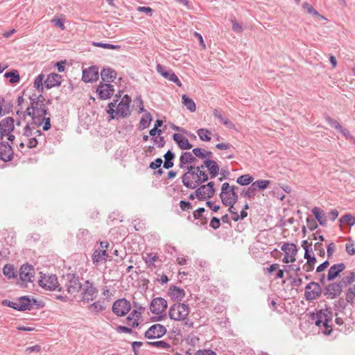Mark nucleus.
<instances>
[{
    "instance_id": "obj_8",
    "label": "nucleus",
    "mask_w": 355,
    "mask_h": 355,
    "mask_svg": "<svg viewBox=\"0 0 355 355\" xmlns=\"http://www.w3.org/2000/svg\"><path fill=\"white\" fill-rule=\"evenodd\" d=\"M81 289L82 300L84 302L92 301L97 296V288L94 286V284L89 280L85 282Z\"/></svg>"
},
{
    "instance_id": "obj_48",
    "label": "nucleus",
    "mask_w": 355,
    "mask_h": 355,
    "mask_svg": "<svg viewBox=\"0 0 355 355\" xmlns=\"http://www.w3.org/2000/svg\"><path fill=\"white\" fill-rule=\"evenodd\" d=\"M340 282L343 284V286H348L352 285L353 282H355V272H350L348 276L343 277Z\"/></svg>"
},
{
    "instance_id": "obj_36",
    "label": "nucleus",
    "mask_w": 355,
    "mask_h": 355,
    "mask_svg": "<svg viewBox=\"0 0 355 355\" xmlns=\"http://www.w3.org/2000/svg\"><path fill=\"white\" fill-rule=\"evenodd\" d=\"M234 189H238V187L236 186L231 187L227 182L223 183L221 187V192L219 194L220 200H222V198H225V197L228 196L232 191H234Z\"/></svg>"
},
{
    "instance_id": "obj_20",
    "label": "nucleus",
    "mask_w": 355,
    "mask_h": 355,
    "mask_svg": "<svg viewBox=\"0 0 355 355\" xmlns=\"http://www.w3.org/2000/svg\"><path fill=\"white\" fill-rule=\"evenodd\" d=\"M62 76L56 73H51L47 76L44 80V87L46 89H51L54 87H58L61 84Z\"/></svg>"
},
{
    "instance_id": "obj_47",
    "label": "nucleus",
    "mask_w": 355,
    "mask_h": 355,
    "mask_svg": "<svg viewBox=\"0 0 355 355\" xmlns=\"http://www.w3.org/2000/svg\"><path fill=\"white\" fill-rule=\"evenodd\" d=\"M196 190L195 191V196L198 198V200H203L205 199H207V192L205 191V186H202L200 184L199 187L196 188Z\"/></svg>"
},
{
    "instance_id": "obj_35",
    "label": "nucleus",
    "mask_w": 355,
    "mask_h": 355,
    "mask_svg": "<svg viewBox=\"0 0 355 355\" xmlns=\"http://www.w3.org/2000/svg\"><path fill=\"white\" fill-rule=\"evenodd\" d=\"M204 168H206L205 166H204V163L200 166H195L190 164L189 166L187 167V171L183 174V175L182 176V179H184L185 180H187L189 175H190L191 174H193V173L203 171Z\"/></svg>"
},
{
    "instance_id": "obj_16",
    "label": "nucleus",
    "mask_w": 355,
    "mask_h": 355,
    "mask_svg": "<svg viewBox=\"0 0 355 355\" xmlns=\"http://www.w3.org/2000/svg\"><path fill=\"white\" fill-rule=\"evenodd\" d=\"M98 68L96 66H91L83 70L82 80L85 83H93L98 79Z\"/></svg>"
},
{
    "instance_id": "obj_52",
    "label": "nucleus",
    "mask_w": 355,
    "mask_h": 355,
    "mask_svg": "<svg viewBox=\"0 0 355 355\" xmlns=\"http://www.w3.org/2000/svg\"><path fill=\"white\" fill-rule=\"evenodd\" d=\"M257 192V191L256 190L254 186L252 184H251V185L248 189V190L246 191H243L241 194L245 198H250L252 196H254L256 195Z\"/></svg>"
},
{
    "instance_id": "obj_37",
    "label": "nucleus",
    "mask_w": 355,
    "mask_h": 355,
    "mask_svg": "<svg viewBox=\"0 0 355 355\" xmlns=\"http://www.w3.org/2000/svg\"><path fill=\"white\" fill-rule=\"evenodd\" d=\"M281 250L282 251H284V253L286 254L287 255H288V251L291 250V257H293V256H296L297 251H298V248H297V245L293 243H284L282 245Z\"/></svg>"
},
{
    "instance_id": "obj_2",
    "label": "nucleus",
    "mask_w": 355,
    "mask_h": 355,
    "mask_svg": "<svg viewBox=\"0 0 355 355\" xmlns=\"http://www.w3.org/2000/svg\"><path fill=\"white\" fill-rule=\"evenodd\" d=\"M208 174L205 171L193 173L188 176L187 180L182 179L183 185L191 189H195L200 184L209 180Z\"/></svg>"
},
{
    "instance_id": "obj_11",
    "label": "nucleus",
    "mask_w": 355,
    "mask_h": 355,
    "mask_svg": "<svg viewBox=\"0 0 355 355\" xmlns=\"http://www.w3.org/2000/svg\"><path fill=\"white\" fill-rule=\"evenodd\" d=\"M114 86L110 83L101 82L97 87L96 93L101 100H107L114 94Z\"/></svg>"
},
{
    "instance_id": "obj_61",
    "label": "nucleus",
    "mask_w": 355,
    "mask_h": 355,
    "mask_svg": "<svg viewBox=\"0 0 355 355\" xmlns=\"http://www.w3.org/2000/svg\"><path fill=\"white\" fill-rule=\"evenodd\" d=\"M205 211V209L204 207H199L196 210L193 212V218L194 220H199L202 218L203 214Z\"/></svg>"
},
{
    "instance_id": "obj_18",
    "label": "nucleus",
    "mask_w": 355,
    "mask_h": 355,
    "mask_svg": "<svg viewBox=\"0 0 355 355\" xmlns=\"http://www.w3.org/2000/svg\"><path fill=\"white\" fill-rule=\"evenodd\" d=\"M14 152L11 146L7 141L0 143V159L3 162L11 161Z\"/></svg>"
},
{
    "instance_id": "obj_27",
    "label": "nucleus",
    "mask_w": 355,
    "mask_h": 355,
    "mask_svg": "<svg viewBox=\"0 0 355 355\" xmlns=\"http://www.w3.org/2000/svg\"><path fill=\"white\" fill-rule=\"evenodd\" d=\"M130 114V106L119 102L116 108V115L120 118H127Z\"/></svg>"
},
{
    "instance_id": "obj_41",
    "label": "nucleus",
    "mask_w": 355,
    "mask_h": 355,
    "mask_svg": "<svg viewBox=\"0 0 355 355\" xmlns=\"http://www.w3.org/2000/svg\"><path fill=\"white\" fill-rule=\"evenodd\" d=\"M197 134L200 140L203 141H210L211 132L207 128H200L197 130Z\"/></svg>"
},
{
    "instance_id": "obj_44",
    "label": "nucleus",
    "mask_w": 355,
    "mask_h": 355,
    "mask_svg": "<svg viewBox=\"0 0 355 355\" xmlns=\"http://www.w3.org/2000/svg\"><path fill=\"white\" fill-rule=\"evenodd\" d=\"M252 184L254 186L257 191H263L268 187L270 184V181L268 180H258L253 182Z\"/></svg>"
},
{
    "instance_id": "obj_33",
    "label": "nucleus",
    "mask_w": 355,
    "mask_h": 355,
    "mask_svg": "<svg viewBox=\"0 0 355 355\" xmlns=\"http://www.w3.org/2000/svg\"><path fill=\"white\" fill-rule=\"evenodd\" d=\"M152 120L153 118L150 113L148 112H146L144 115L140 119L139 124V130H143L149 127Z\"/></svg>"
},
{
    "instance_id": "obj_15",
    "label": "nucleus",
    "mask_w": 355,
    "mask_h": 355,
    "mask_svg": "<svg viewBox=\"0 0 355 355\" xmlns=\"http://www.w3.org/2000/svg\"><path fill=\"white\" fill-rule=\"evenodd\" d=\"M35 276V268L28 263L23 264L19 270V278L22 282H33Z\"/></svg>"
},
{
    "instance_id": "obj_34",
    "label": "nucleus",
    "mask_w": 355,
    "mask_h": 355,
    "mask_svg": "<svg viewBox=\"0 0 355 355\" xmlns=\"http://www.w3.org/2000/svg\"><path fill=\"white\" fill-rule=\"evenodd\" d=\"M182 104L189 110L191 112H193L196 110V105L193 100L189 98L187 94L182 96Z\"/></svg>"
},
{
    "instance_id": "obj_13",
    "label": "nucleus",
    "mask_w": 355,
    "mask_h": 355,
    "mask_svg": "<svg viewBox=\"0 0 355 355\" xmlns=\"http://www.w3.org/2000/svg\"><path fill=\"white\" fill-rule=\"evenodd\" d=\"M168 306L167 301L161 297L154 298L150 304V311L155 315L164 313Z\"/></svg>"
},
{
    "instance_id": "obj_46",
    "label": "nucleus",
    "mask_w": 355,
    "mask_h": 355,
    "mask_svg": "<svg viewBox=\"0 0 355 355\" xmlns=\"http://www.w3.org/2000/svg\"><path fill=\"white\" fill-rule=\"evenodd\" d=\"M339 221L341 224L352 227L355 224V217L350 214H346L339 219Z\"/></svg>"
},
{
    "instance_id": "obj_63",
    "label": "nucleus",
    "mask_w": 355,
    "mask_h": 355,
    "mask_svg": "<svg viewBox=\"0 0 355 355\" xmlns=\"http://www.w3.org/2000/svg\"><path fill=\"white\" fill-rule=\"evenodd\" d=\"M315 250L318 252V254L320 257H324L325 251L322 247V243L321 242H317L314 245Z\"/></svg>"
},
{
    "instance_id": "obj_17",
    "label": "nucleus",
    "mask_w": 355,
    "mask_h": 355,
    "mask_svg": "<svg viewBox=\"0 0 355 355\" xmlns=\"http://www.w3.org/2000/svg\"><path fill=\"white\" fill-rule=\"evenodd\" d=\"M14 119L6 117L0 121V139H3L6 135H8L14 130Z\"/></svg>"
},
{
    "instance_id": "obj_64",
    "label": "nucleus",
    "mask_w": 355,
    "mask_h": 355,
    "mask_svg": "<svg viewBox=\"0 0 355 355\" xmlns=\"http://www.w3.org/2000/svg\"><path fill=\"white\" fill-rule=\"evenodd\" d=\"M195 355H216V353L211 349H199Z\"/></svg>"
},
{
    "instance_id": "obj_62",
    "label": "nucleus",
    "mask_w": 355,
    "mask_h": 355,
    "mask_svg": "<svg viewBox=\"0 0 355 355\" xmlns=\"http://www.w3.org/2000/svg\"><path fill=\"white\" fill-rule=\"evenodd\" d=\"M193 154L195 155L196 158H200L202 159H205V150L200 148H195L192 150Z\"/></svg>"
},
{
    "instance_id": "obj_31",
    "label": "nucleus",
    "mask_w": 355,
    "mask_h": 355,
    "mask_svg": "<svg viewBox=\"0 0 355 355\" xmlns=\"http://www.w3.org/2000/svg\"><path fill=\"white\" fill-rule=\"evenodd\" d=\"M175 153L172 152L171 150H168L164 155V162L163 164V167L166 169H169L172 168L174 165L173 159L175 158Z\"/></svg>"
},
{
    "instance_id": "obj_21",
    "label": "nucleus",
    "mask_w": 355,
    "mask_h": 355,
    "mask_svg": "<svg viewBox=\"0 0 355 355\" xmlns=\"http://www.w3.org/2000/svg\"><path fill=\"white\" fill-rule=\"evenodd\" d=\"M203 163L209 173L211 179L216 178L218 175L220 168L216 161L211 159H206L203 161Z\"/></svg>"
},
{
    "instance_id": "obj_57",
    "label": "nucleus",
    "mask_w": 355,
    "mask_h": 355,
    "mask_svg": "<svg viewBox=\"0 0 355 355\" xmlns=\"http://www.w3.org/2000/svg\"><path fill=\"white\" fill-rule=\"evenodd\" d=\"M141 317V313L138 310L134 309L130 315L126 318V320L128 322H132V319H137L139 320Z\"/></svg>"
},
{
    "instance_id": "obj_50",
    "label": "nucleus",
    "mask_w": 355,
    "mask_h": 355,
    "mask_svg": "<svg viewBox=\"0 0 355 355\" xmlns=\"http://www.w3.org/2000/svg\"><path fill=\"white\" fill-rule=\"evenodd\" d=\"M214 185V182H209L207 184H202V186H205V189L207 188V197L208 199L211 198L215 194L216 189Z\"/></svg>"
},
{
    "instance_id": "obj_4",
    "label": "nucleus",
    "mask_w": 355,
    "mask_h": 355,
    "mask_svg": "<svg viewBox=\"0 0 355 355\" xmlns=\"http://www.w3.org/2000/svg\"><path fill=\"white\" fill-rule=\"evenodd\" d=\"M189 313L188 305L184 303H175L168 310V316L171 320L184 321Z\"/></svg>"
},
{
    "instance_id": "obj_51",
    "label": "nucleus",
    "mask_w": 355,
    "mask_h": 355,
    "mask_svg": "<svg viewBox=\"0 0 355 355\" xmlns=\"http://www.w3.org/2000/svg\"><path fill=\"white\" fill-rule=\"evenodd\" d=\"M94 46L97 47H101L107 49H119L121 46L119 45H114L109 43L103 42H94Z\"/></svg>"
},
{
    "instance_id": "obj_38",
    "label": "nucleus",
    "mask_w": 355,
    "mask_h": 355,
    "mask_svg": "<svg viewBox=\"0 0 355 355\" xmlns=\"http://www.w3.org/2000/svg\"><path fill=\"white\" fill-rule=\"evenodd\" d=\"M345 301L352 305L355 304V284L351 285L346 291Z\"/></svg>"
},
{
    "instance_id": "obj_54",
    "label": "nucleus",
    "mask_w": 355,
    "mask_h": 355,
    "mask_svg": "<svg viewBox=\"0 0 355 355\" xmlns=\"http://www.w3.org/2000/svg\"><path fill=\"white\" fill-rule=\"evenodd\" d=\"M325 120L330 126L334 128L335 129L338 130L339 128H341L340 123L329 116H326Z\"/></svg>"
},
{
    "instance_id": "obj_29",
    "label": "nucleus",
    "mask_w": 355,
    "mask_h": 355,
    "mask_svg": "<svg viewBox=\"0 0 355 355\" xmlns=\"http://www.w3.org/2000/svg\"><path fill=\"white\" fill-rule=\"evenodd\" d=\"M31 108L35 112L37 113V115H41V116L49 114L44 102H31Z\"/></svg>"
},
{
    "instance_id": "obj_28",
    "label": "nucleus",
    "mask_w": 355,
    "mask_h": 355,
    "mask_svg": "<svg viewBox=\"0 0 355 355\" xmlns=\"http://www.w3.org/2000/svg\"><path fill=\"white\" fill-rule=\"evenodd\" d=\"M311 211L320 225L324 226L327 223V216L324 211L318 207H314Z\"/></svg>"
},
{
    "instance_id": "obj_26",
    "label": "nucleus",
    "mask_w": 355,
    "mask_h": 355,
    "mask_svg": "<svg viewBox=\"0 0 355 355\" xmlns=\"http://www.w3.org/2000/svg\"><path fill=\"white\" fill-rule=\"evenodd\" d=\"M168 293L171 298L175 300L181 301L185 297V291L184 289L175 285L170 286Z\"/></svg>"
},
{
    "instance_id": "obj_9",
    "label": "nucleus",
    "mask_w": 355,
    "mask_h": 355,
    "mask_svg": "<svg viewBox=\"0 0 355 355\" xmlns=\"http://www.w3.org/2000/svg\"><path fill=\"white\" fill-rule=\"evenodd\" d=\"M130 302L125 298H121L113 303L112 310L117 316H124L130 311Z\"/></svg>"
},
{
    "instance_id": "obj_45",
    "label": "nucleus",
    "mask_w": 355,
    "mask_h": 355,
    "mask_svg": "<svg viewBox=\"0 0 355 355\" xmlns=\"http://www.w3.org/2000/svg\"><path fill=\"white\" fill-rule=\"evenodd\" d=\"M44 75L40 73L34 80V87L41 93L44 92V83L43 84Z\"/></svg>"
},
{
    "instance_id": "obj_43",
    "label": "nucleus",
    "mask_w": 355,
    "mask_h": 355,
    "mask_svg": "<svg viewBox=\"0 0 355 355\" xmlns=\"http://www.w3.org/2000/svg\"><path fill=\"white\" fill-rule=\"evenodd\" d=\"M4 76L6 78H10L9 81L12 84L19 83L20 80L19 74L18 71L15 69L6 72Z\"/></svg>"
},
{
    "instance_id": "obj_30",
    "label": "nucleus",
    "mask_w": 355,
    "mask_h": 355,
    "mask_svg": "<svg viewBox=\"0 0 355 355\" xmlns=\"http://www.w3.org/2000/svg\"><path fill=\"white\" fill-rule=\"evenodd\" d=\"M238 199L239 196L234 189V191H232L228 196L225 198H222V203L225 206L234 207V205L238 201Z\"/></svg>"
},
{
    "instance_id": "obj_3",
    "label": "nucleus",
    "mask_w": 355,
    "mask_h": 355,
    "mask_svg": "<svg viewBox=\"0 0 355 355\" xmlns=\"http://www.w3.org/2000/svg\"><path fill=\"white\" fill-rule=\"evenodd\" d=\"M61 282L64 284L67 291L70 294L78 293L83 287V284L80 282L79 277L74 273H67L63 275Z\"/></svg>"
},
{
    "instance_id": "obj_39",
    "label": "nucleus",
    "mask_w": 355,
    "mask_h": 355,
    "mask_svg": "<svg viewBox=\"0 0 355 355\" xmlns=\"http://www.w3.org/2000/svg\"><path fill=\"white\" fill-rule=\"evenodd\" d=\"M213 115L215 118L218 119L221 123L227 125L228 127H232L233 125L232 123L229 120V119L223 116L222 112L218 109L214 110Z\"/></svg>"
},
{
    "instance_id": "obj_10",
    "label": "nucleus",
    "mask_w": 355,
    "mask_h": 355,
    "mask_svg": "<svg viewBox=\"0 0 355 355\" xmlns=\"http://www.w3.org/2000/svg\"><path fill=\"white\" fill-rule=\"evenodd\" d=\"M156 69L158 73H159L164 78L174 83L178 87H182V83L178 78V77L175 75V73L171 69H166V67L157 64L156 67Z\"/></svg>"
},
{
    "instance_id": "obj_56",
    "label": "nucleus",
    "mask_w": 355,
    "mask_h": 355,
    "mask_svg": "<svg viewBox=\"0 0 355 355\" xmlns=\"http://www.w3.org/2000/svg\"><path fill=\"white\" fill-rule=\"evenodd\" d=\"M179 205L181 210L183 211H189L193 208V206L190 202L184 200H180Z\"/></svg>"
},
{
    "instance_id": "obj_60",
    "label": "nucleus",
    "mask_w": 355,
    "mask_h": 355,
    "mask_svg": "<svg viewBox=\"0 0 355 355\" xmlns=\"http://www.w3.org/2000/svg\"><path fill=\"white\" fill-rule=\"evenodd\" d=\"M89 308H92L93 309V310L96 313H99L100 311H103L105 309V306L101 304H100L99 302H95L94 303H92L90 306H89Z\"/></svg>"
},
{
    "instance_id": "obj_7",
    "label": "nucleus",
    "mask_w": 355,
    "mask_h": 355,
    "mask_svg": "<svg viewBox=\"0 0 355 355\" xmlns=\"http://www.w3.org/2000/svg\"><path fill=\"white\" fill-rule=\"evenodd\" d=\"M343 286L340 281L330 283L324 286L323 288V295L327 299H336L342 293Z\"/></svg>"
},
{
    "instance_id": "obj_42",
    "label": "nucleus",
    "mask_w": 355,
    "mask_h": 355,
    "mask_svg": "<svg viewBox=\"0 0 355 355\" xmlns=\"http://www.w3.org/2000/svg\"><path fill=\"white\" fill-rule=\"evenodd\" d=\"M253 180L254 178L252 175L249 174H245L239 176L236 180V182L241 186H246L250 183L252 184Z\"/></svg>"
},
{
    "instance_id": "obj_59",
    "label": "nucleus",
    "mask_w": 355,
    "mask_h": 355,
    "mask_svg": "<svg viewBox=\"0 0 355 355\" xmlns=\"http://www.w3.org/2000/svg\"><path fill=\"white\" fill-rule=\"evenodd\" d=\"M284 268L287 272L293 271L295 272L297 275H300L298 272L300 271V267L297 265H286L284 266Z\"/></svg>"
},
{
    "instance_id": "obj_5",
    "label": "nucleus",
    "mask_w": 355,
    "mask_h": 355,
    "mask_svg": "<svg viewBox=\"0 0 355 355\" xmlns=\"http://www.w3.org/2000/svg\"><path fill=\"white\" fill-rule=\"evenodd\" d=\"M18 302H14L8 300H3L2 305L12 308L17 311H24L32 309L31 300L29 296H22L18 298Z\"/></svg>"
},
{
    "instance_id": "obj_1",
    "label": "nucleus",
    "mask_w": 355,
    "mask_h": 355,
    "mask_svg": "<svg viewBox=\"0 0 355 355\" xmlns=\"http://www.w3.org/2000/svg\"><path fill=\"white\" fill-rule=\"evenodd\" d=\"M311 319L315 320V324L317 327H323L324 330L323 333L325 335H330L333 331L332 326L329 324V322L332 321L333 312L330 308H326L324 309H320L316 312V313H312Z\"/></svg>"
},
{
    "instance_id": "obj_23",
    "label": "nucleus",
    "mask_w": 355,
    "mask_h": 355,
    "mask_svg": "<svg viewBox=\"0 0 355 355\" xmlns=\"http://www.w3.org/2000/svg\"><path fill=\"white\" fill-rule=\"evenodd\" d=\"M192 153L191 152L182 153L180 157V168L187 169V167L189 166L188 165L189 164H192L197 161L195 155L193 156Z\"/></svg>"
},
{
    "instance_id": "obj_19",
    "label": "nucleus",
    "mask_w": 355,
    "mask_h": 355,
    "mask_svg": "<svg viewBox=\"0 0 355 355\" xmlns=\"http://www.w3.org/2000/svg\"><path fill=\"white\" fill-rule=\"evenodd\" d=\"M346 266L344 263H339L332 265L329 270L327 275V280L328 282H332L337 278L340 274L345 269Z\"/></svg>"
},
{
    "instance_id": "obj_53",
    "label": "nucleus",
    "mask_w": 355,
    "mask_h": 355,
    "mask_svg": "<svg viewBox=\"0 0 355 355\" xmlns=\"http://www.w3.org/2000/svg\"><path fill=\"white\" fill-rule=\"evenodd\" d=\"M158 259V257L157 255H153L151 253H148L146 254L144 260L146 264L148 266H154V263L157 261Z\"/></svg>"
},
{
    "instance_id": "obj_32",
    "label": "nucleus",
    "mask_w": 355,
    "mask_h": 355,
    "mask_svg": "<svg viewBox=\"0 0 355 355\" xmlns=\"http://www.w3.org/2000/svg\"><path fill=\"white\" fill-rule=\"evenodd\" d=\"M3 273L8 279H14L17 276V272L12 264H6L3 268Z\"/></svg>"
},
{
    "instance_id": "obj_49",
    "label": "nucleus",
    "mask_w": 355,
    "mask_h": 355,
    "mask_svg": "<svg viewBox=\"0 0 355 355\" xmlns=\"http://www.w3.org/2000/svg\"><path fill=\"white\" fill-rule=\"evenodd\" d=\"M146 345H150V346H153L155 347H157V348H164V349L171 348V345L164 340L147 342Z\"/></svg>"
},
{
    "instance_id": "obj_24",
    "label": "nucleus",
    "mask_w": 355,
    "mask_h": 355,
    "mask_svg": "<svg viewBox=\"0 0 355 355\" xmlns=\"http://www.w3.org/2000/svg\"><path fill=\"white\" fill-rule=\"evenodd\" d=\"M116 71L114 69L109 67H103L101 72V82H112L116 78Z\"/></svg>"
},
{
    "instance_id": "obj_55",
    "label": "nucleus",
    "mask_w": 355,
    "mask_h": 355,
    "mask_svg": "<svg viewBox=\"0 0 355 355\" xmlns=\"http://www.w3.org/2000/svg\"><path fill=\"white\" fill-rule=\"evenodd\" d=\"M306 223L308 227L311 231H313L318 227V224L315 221V219L313 218L311 216L307 217Z\"/></svg>"
},
{
    "instance_id": "obj_14",
    "label": "nucleus",
    "mask_w": 355,
    "mask_h": 355,
    "mask_svg": "<svg viewBox=\"0 0 355 355\" xmlns=\"http://www.w3.org/2000/svg\"><path fill=\"white\" fill-rule=\"evenodd\" d=\"M38 284L40 286L49 291H54L59 286L57 277L53 275L48 277L45 275L41 277V279L38 281Z\"/></svg>"
},
{
    "instance_id": "obj_12",
    "label": "nucleus",
    "mask_w": 355,
    "mask_h": 355,
    "mask_svg": "<svg viewBox=\"0 0 355 355\" xmlns=\"http://www.w3.org/2000/svg\"><path fill=\"white\" fill-rule=\"evenodd\" d=\"M166 327L160 324H155L145 332L144 336L148 339L159 338L166 334Z\"/></svg>"
},
{
    "instance_id": "obj_25",
    "label": "nucleus",
    "mask_w": 355,
    "mask_h": 355,
    "mask_svg": "<svg viewBox=\"0 0 355 355\" xmlns=\"http://www.w3.org/2000/svg\"><path fill=\"white\" fill-rule=\"evenodd\" d=\"M107 258L110 257L105 250H101L100 248L96 249L92 254V259L93 263L96 266L103 261H105Z\"/></svg>"
},
{
    "instance_id": "obj_40",
    "label": "nucleus",
    "mask_w": 355,
    "mask_h": 355,
    "mask_svg": "<svg viewBox=\"0 0 355 355\" xmlns=\"http://www.w3.org/2000/svg\"><path fill=\"white\" fill-rule=\"evenodd\" d=\"M77 239L83 243L87 242L92 239V234L86 229H80L77 234Z\"/></svg>"
},
{
    "instance_id": "obj_6",
    "label": "nucleus",
    "mask_w": 355,
    "mask_h": 355,
    "mask_svg": "<svg viewBox=\"0 0 355 355\" xmlns=\"http://www.w3.org/2000/svg\"><path fill=\"white\" fill-rule=\"evenodd\" d=\"M323 293L320 284L315 282H311L305 286L304 297L306 300L311 302L318 299Z\"/></svg>"
},
{
    "instance_id": "obj_22",
    "label": "nucleus",
    "mask_w": 355,
    "mask_h": 355,
    "mask_svg": "<svg viewBox=\"0 0 355 355\" xmlns=\"http://www.w3.org/2000/svg\"><path fill=\"white\" fill-rule=\"evenodd\" d=\"M173 139L175 142L177 144L178 147L182 150H190L192 148L193 146L189 141L188 139L185 137H183L182 135L178 133H175L173 135Z\"/></svg>"
},
{
    "instance_id": "obj_58",
    "label": "nucleus",
    "mask_w": 355,
    "mask_h": 355,
    "mask_svg": "<svg viewBox=\"0 0 355 355\" xmlns=\"http://www.w3.org/2000/svg\"><path fill=\"white\" fill-rule=\"evenodd\" d=\"M162 163H163L162 159L160 157H158L150 163L149 168L153 170H156L161 166Z\"/></svg>"
}]
</instances>
